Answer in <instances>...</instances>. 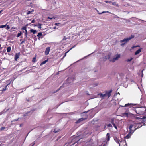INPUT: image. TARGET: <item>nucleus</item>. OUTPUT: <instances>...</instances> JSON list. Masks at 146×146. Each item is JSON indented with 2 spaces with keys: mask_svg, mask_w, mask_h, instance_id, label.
Wrapping results in <instances>:
<instances>
[{
  "mask_svg": "<svg viewBox=\"0 0 146 146\" xmlns=\"http://www.w3.org/2000/svg\"><path fill=\"white\" fill-rule=\"evenodd\" d=\"M114 120L115 119L114 118H112L111 119V123L112 124H115L114 123Z\"/></svg>",
  "mask_w": 146,
  "mask_h": 146,
  "instance_id": "nucleus-23",
  "label": "nucleus"
},
{
  "mask_svg": "<svg viewBox=\"0 0 146 146\" xmlns=\"http://www.w3.org/2000/svg\"><path fill=\"white\" fill-rule=\"evenodd\" d=\"M60 130V129H59L57 130L56 129H54V132L55 133H56L58 132Z\"/></svg>",
  "mask_w": 146,
  "mask_h": 146,
  "instance_id": "nucleus-25",
  "label": "nucleus"
},
{
  "mask_svg": "<svg viewBox=\"0 0 146 146\" xmlns=\"http://www.w3.org/2000/svg\"><path fill=\"white\" fill-rule=\"evenodd\" d=\"M140 124L139 123H138V125L137 126V128H140L141 126H142V125H140Z\"/></svg>",
  "mask_w": 146,
  "mask_h": 146,
  "instance_id": "nucleus-40",
  "label": "nucleus"
},
{
  "mask_svg": "<svg viewBox=\"0 0 146 146\" xmlns=\"http://www.w3.org/2000/svg\"><path fill=\"white\" fill-rule=\"evenodd\" d=\"M42 32H40L37 35V36L38 37H40V36H42Z\"/></svg>",
  "mask_w": 146,
  "mask_h": 146,
  "instance_id": "nucleus-22",
  "label": "nucleus"
},
{
  "mask_svg": "<svg viewBox=\"0 0 146 146\" xmlns=\"http://www.w3.org/2000/svg\"><path fill=\"white\" fill-rule=\"evenodd\" d=\"M61 87H62V86H61V87H60V88H59L58 89V90H57L56 91V92H57L58 91H59V90H60V88H61Z\"/></svg>",
  "mask_w": 146,
  "mask_h": 146,
  "instance_id": "nucleus-46",
  "label": "nucleus"
},
{
  "mask_svg": "<svg viewBox=\"0 0 146 146\" xmlns=\"http://www.w3.org/2000/svg\"><path fill=\"white\" fill-rule=\"evenodd\" d=\"M134 37V36L132 35L131 36L129 37L128 38H124L123 40L120 41V42L122 43L121 44V46L124 45L127 42H128L130 40Z\"/></svg>",
  "mask_w": 146,
  "mask_h": 146,
  "instance_id": "nucleus-4",
  "label": "nucleus"
},
{
  "mask_svg": "<svg viewBox=\"0 0 146 146\" xmlns=\"http://www.w3.org/2000/svg\"><path fill=\"white\" fill-rule=\"evenodd\" d=\"M10 84V83L9 84H7V85L5 87H4V88H3V89L1 90V91H5L6 90V88H7V86L8 85H9Z\"/></svg>",
  "mask_w": 146,
  "mask_h": 146,
  "instance_id": "nucleus-24",
  "label": "nucleus"
},
{
  "mask_svg": "<svg viewBox=\"0 0 146 146\" xmlns=\"http://www.w3.org/2000/svg\"><path fill=\"white\" fill-rule=\"evenodd\" d=\"M22 35V33L21 31H20L19 33H18L17 35V37H19L20 36H21Z\"/></svg>",
  "mask_w": 146,
  "mask_h": 146,
  "instance_id": "nucleus-19",
  "label": "nucleus"
},
{
  "mask_svg": "<svg viewBox=\"0 0 146 146\" xmlns=\"http://www.w3.org/2000/svg\"><path fill=\"white\" fill-rule=\"evenodd\" d=\"M129 133L127 135H126L125 137L127 139H128L129 138H130V136H131V134L133 133L132 131L131 133H130V131H129Z\"/></svg>",
  "mask_w": 146,
  "mask_h": 146,
  "instance_id": "nucleus-12",
  "label": "nucleus"
},
{
  "mask_svg": "<svg viewBox=\"0 0 146 146\" xmlns=\"http://www.w3.org/2000/svg\"><path fill=\"white\" fill-rule=\"evenodd\" d=\"M42 25V24H40V23H38V25H35V26H38V28H40L41 29L42 28L41 26Z\"/></svg>",
  "mask_w": 146,
  "mask_h": 146,
  "instance_id": "nucleus-17",
  "label": "nucleus"
},
{
  "mask_svg": "<svg viewBox=\"0 0 146 146\" xmlns=\"http://www.w3.org/2000/svg\"><path fill=\"white\" fill-rule=\"evenodd\" d=\"M11 47L9 46L7 48V52H10L11 51Z\"/></svg>",
  "mask_w": 146,
  "mask_h": 146,
  "instance_id": "nucleus-20",
  "label": "nucleus"
},
{
  "mask_svg": "<svg viewBox=\"0 0 146 146\" xmlns=\"http://www.w3.org/2000/svg\"><path fill=\"white\" fill-rule=\"evenodd\" d=\"M48 61V60H45L43 62L41 63V64H45L46 62Z\"/></svg>",
  "mask_w": 146,
  "mask_h": 146,
  "instance_id": "nucleus-31",
  "label": "nucleus"
},
{
  "mask_svg": "<svg viewBox=\"0 0 146 146\" xmlns=\"http://www.w3.org/2000/svg\"><path fill=\"white\" fill-rule=\"evenodd\" d=\"M120 57V55L119 54H117L116 56L111 59L110 61L113 62H114L116 60H117Z\"/></svg>",
  "mask_w": 146,
  "mask_h": 146,
  "instance_id": "nucleus-6",
  "label": "nucleus"
},
{
  "mask_svg": "<svg viewBox=\"0 0 146 146\" xmlns=\"http://www.w3.org/2000/svg\"><path fill=\"white\" fill-rule=\"evenodd\" d=\"M138 46H133V47H138Z\"/></svg>",
  "mask_w": 146,
  "mask_h": 146,
  "instance_id": "nucleus-55",
  "label": "nucleus"
},
{
  "mask_svg": "<svg viewBox=\"0 0 146 146\" xmlns=\"http://www.w3.org/2000/svg\"><path fill=\"white\" fill-rule=\"evenodd\" d=\"M6 25H1L0 26V28H3L4 27H6Z\"/></svg>",
  "mask_w": 146,
  "mask_h": 146,
  "instance_id": "nucleus-28",
  "label": "nucleus"
},
{
  "mask_svg": "<svg viewBox=\"0 0 146 146\" xmlns=\"http://www.w3.org/2000/svg\"><path fill=\"white\" fill-rule=\"evenodd\" d=\"M67 38L65 37L64 36L63 39H62V41H64V40H66Z\"/></svg>",
  "mask_w": 146,
  "mask_h": 146,
  "instance_id": "nucleus-39",
  "label": "nucleus"
},
{
  "mask_svg": "<svg viewBox=\"0 0 146 146\" xmlns=\"http://www.w3.org/2000/svg\"><path fill=\"white\" fill-rule=\"evenodd\" d=\"M114 140L117 143L119 144L120 143V140L117 137H115L114 138Z\"/></svg>",
  "mask_w": 146,
  "mask_h": 146,
  "instance_id": "nucleus-14",
  "label": "nucleus"
},
{
  "mask_svg": "<svg viewBox=\"0 0 146 146\" xmlns=\"http://www.w3.org/2000/svg\"><path fill=\"white\" fill-rule=\"evenodd\" d=\"M106 136L107 137V141H109L110 140V134L108 133L106 134Z\"/></svg>",
  "mask_w": 146,
  "mask_h": 146,
  "instance_id": "nucleus-16",
  "label": "nucleus"
},
{
  "mask_svg": "<svg viewBox=\"0 0 146 146\" xmlns=\"http://www.w3.org/2000/svg\"><path fill=\"white\" fill-rule=\"evenodd\" d=\"M35 20L34 19H33V20H32L31 23H35Z\"/></svg>",
  "mask_w": 146,
  "mask_h": 146,
  "instance_id": "nucleus-45",
  "label": "nucleus"
},
{
  "mask_svg": "<svg viewBox=\"0 0 146 146\" xmlns=\"http://www.w3.org/2000/svg\"><path fill=\"white\" fill-rule=\"evenodd\" d=\"M24 41H22L21 42V44H23V43H24Z\"/></svg>",
  "mask_w": 146,
  "mask_h": 146,
  "instance_id": "nucleus-49",
  "label": "nucleus"
},
{
  "mask_svg": "<svg viewBox=\"0 0 146 146\" xmlns=\"http://www.w3.org/2000/svg\"><path fill=\"white\" fill-rule=\"evenodd\" d=\"M98 85V84H95V86H97Z\"/></svg>",
  "mask_w": 146,
  "mask_h": 146,
  "instance_id": "nucleus-56",
  "label": "nucleus"
},
{
  "mask_svg": "<svg viewBox=\"0 0 146 146\" xmlns=\"http://www.w3.org/2000/svg\"><path fill=\"white\" fill-rule=\"evenodd\" d=\"M5 128V127H2L0 128V130L1 131L3 130Z\"/></svg>",
  "mask_w": 146,
  "mask_h": 146,
  "instance_id": "nucleus-41",
  "label": "nucleus"
},
{
  "mask_svg": "<svg viewBox=\"0 0 146 146\" xmlns=\"http://www.w3.org/2000/svg\"><path fill=\"white\" fill-rule=\"evenodd\" d=\"M1 49V48H0V49ZM1 52V51H0V53Z\"/></svg>",
  "mask_w": 146,
  "mask_h": 146,
  "instance_id": "nucleus-57",
  "label": "nucleus"
},
{
  "mask_svg": "<svg viewBox=\"0 0 146 146\" xmlns=\"http://www.w3.org/2000/svg\"><path fill=\"white\" fill-rule=\"evenodd\" d=\"M109 13V12L108 11H103V12H102L101 13H98V14H101L102 13Z\"/></svg>",
  "mask_w": 146,
  "mask_h": 146,
  "instance_id": "nucleus-36",
  "label": "nucleus"
},
{
  "mask_svg": "<svg viewBox=\"0 0 146 146\" xmlns=\"http://www.w3.org/2000/svg\"><path fill=\"white\" fill-rule=\"evenodd\" d=\"M28 26V24H27L25 26H26V27L27 28V27Z\"/></svg>",
  "mask_w": 146,
  "mask_h": 146,
  "instance_id": "nucleus-52",
  "label": "nucleus"
},
{
  "mask_svg": "<svg viewBox=\"0 0 146 146\" xmlns=\"http://www.w3.org/2000/svg\"><path fill=\"white\" fill-rule=\"evenodd\" d=\"M132 105L133 106H134L136 105H137V106H139V104H132Z\"/></svg>",
  "mask_w": 146,
  "mask_h": 146,
  "instance_id": "nucleus-43",
  "label": "nucleus"
},
{
  "mask_svg": "<svg viewBox=\"0 0 146 146\" xmlns=\"http://www.w3.org/2000/svg\"><path fill=\"white\" fill-rule=\"evenodd\" d=\"M3 113L2 112H0V115H1Z\"/></svg>",
  "mask_w": 146,
  "mask_h": 146,
  "instance_id": "nucleus-51",
  "label": "nucleus"
},
{
  "mask_svg": "<svg viewBox=\"0 0 146 146\" xmlns=\"http://www.w3.org/2000/svg\"><path fill=\"white\" fill-rule=\"evenodd\" d=\"M1 46V44H0V47Z\"/></svg>",
  "mask_w": 146,
  "mask_h": 146,
  "instance_id": "nucleus-58",
  "label": "nucleus"
},
{
  "mask_svg": "<svg viewBox=\"0 0 146 146\" xmlns=\"http://www.w3.org/2000/svg\"><path fill=\"white\" fill-rule=\"evenodd\" d=\"M112 90H111L110 91H106L105 92V94H106V97L107 96L108 98L110 97L111 95V93L112 92Z\"/></svg>",
  "mask_w": 146,
  "mask_h": 146,
  "instance_id": "nucleus-8",
  "label": "nucleus"
},
{
  "mask_svg": "<svg viewBox=\"0 0 146 146\" xmlns=\"http://www.w3.org/2000/svg\"><path fill=\"white\" fill-rule=\"evenodd\" d=\"M69 50H68L64 54L63 56V57L62 58H64L66 56V54L69 52Z\"/></svg>",
  "mask_w": 146,
  "mask_h": 146,
  "instance_id": "nucleus-29",
  "label": "nucleus"
},
{
  "mask_svg": "<svg viewBox=\"0 0 146 146\" xmlns=\"http://www.w3.org/2000/svg\"><path fill=\"white\" fill-rule=\"evenodd\" d=\"M16 29V28L14 27H12V29Z\"/></svg>",
  "mask_w": 146,
  "mask_h": 146,
  "instance_id": "nucleus-50",
  "label": "nucleus"
},
{
  "mask_svg": "<svg viewBox=\"0 0 146 146\" xmlns=\"http://www.w3.org/2000/svg\"><path fill=\"white\" fill-rule=\"evenodd\" d=\"M48 19H52V18H50V17H48Z\"/></svg>",
  "mask_w": 146,
  "mask_h": 146,
  "instance_id": "nucleus-48",
  "label": "nucleus"
},
{
  "mask_svg": "<svg viewBox=\"0 0 146 146\" xmlns=\"http://www.w3.org/2000/svg\"><path fill=\"white\" fill-rule=\"evenodd\" d=\"M135 111L138 114L146 115V107H137L135 109Z\"/></svg>",
  "mask_w": 146,
  "mask_h": 146,
  "instance_id": "nucleus-1",
  "label": "nucleus"
},
{
  "mask_svg": "<svg viewBox=\"0 0 146 146\" xmlns=\"http://www.w3.org/2000/svg\"><path fill=\"white\" fill-rule=\"evenodd\" d=\"M119 146H127L126 142L125 140H121L119 143Z\"/></svg>",
  "mask_w": 146,
  "mask_h": 146,
  "instance_id": "nucleus-5",
  "label": "nucleus"
},
{
  "mask_svg": "<svg viewBox=\"0 0 146 146\" xmlns=\"http://www.w3.org/2000/svg\"><path fill=\"white\" fill-rule=\"evenodd\" d=\"M30 31L33 34H35L36 33L37 31L36 30L31 29L30 30Z\"/></svg>",
  "mask_w": 146,
  "mask_h": 146,
  "instance_id": "nucleus-15",
  "label": "nucleus"
},
{
  "mask_svg": "<svg viewBox=\"0 0 146 146\" xmlns=\"http://www.w3.org/2000/svg\"><path fill=\"white\" fill-rule=\"evenodd\" d=\"M100 97H106V94H105V93L104 94H100Z\"/></svg>",
  "mask_w": 146,
  "mask_h": 146,
  "instance_id": "nucleus-21",
  "label": "nucleus"
},
{
  "mask_svg": "<svg viewBox=\"0 0 146 146\" xmlns=\"http://www.w3.org/2000/svg\"><path fill=\"white\" fill-rule=\"evenodd\" d=\"M18 119H17L15 120L14 121H17Z\"/></svg>",
  "mask_w": 146,
  "mask_h": 146,
  "instance_id": "nucleus-53",
  "label": "nucleus"
},
{
  "mask_svg": "<svg viewBox=\"0 0 146 146\" xmlns=\"http://www.w3.org/2000/svg\"><path fill=\"white\" fill-rule=\"evenodd\" d=\"M142 48L139 49L138 50H137L136 52H135V55H136L138 54H139L140 52H141V49Z\"/></svg>",
  "mask_w": 146,
  "mask_h": 146,
  "instance_id": "nucleus-13",
  "label": "nucleus"
},
{
  "mask_svg": "<svg viewBox=\"0 0 146 146\" xmlns=\"http://www.w3.org/2000/svg\"><path fill=\"white\" fill-rule=\"evenodd\" d=\"M100 146H106V143H103Z\"/></svg>",
  "mask_w": 146,
  "mask_h": 146,
  "instance_id": "nucleus-32",
  "label": "nucleus"
},
{
  "mask_svg": "<svg viewBox=\"0 0 146 146\" xmlns=\"http://www.w3.org/2000/svg\"><path fill=\"white\" fill-rule=\"evenodd\" d=\"M21 29L24 30L25 31V38H27L28 32L26 29V26H23L21 28Z\"/></svg>",
  "mask_w": 146,
  "mask_h": 146,
  "instance_id": "nucleus-7",
  "label": "nucleus"
},
{
  "mask_svg": "<svg viewBox=\"0 0 146 146\" xmlns=\"http://www.w3.org/2000/svg\"><path fill=\"white\" fill-rule=\"evenodd\" d=\"M105 2L107 3H112V2L111 1H105Z\"/></svg>",
  "mask_w": 146,
  "mask_h": 146,
  "instance_id": "nucleus-33",
  "label": "nucleus"
},
{
  "mask_svg": "<svg viewBox=\"0 0 146 146\" xmlns=\"http://www.w3.org/2000/svg\"><path fill=\"white\" fill-rule=\"evenodd\" d=\"M32 11H28L27 13V14H31V12Z\"/></svg>",
  "mask_w": 146,
  "mask_h": 146,
  "instance_id": "nucleus-38",
  "label": "nucleus"
},
{
  "mask_svg": "<svg viewBox=\"0 0 146 146\" xmlns=\"http://www.w3.org/2000/svg\"><path fill=\"white\" fill-rule=\"evenodd\" d=\"M86 118H81L78 119L76 122L77 123H78L81 121H83L84 120H86Z\"/></svg>",
  "mask_w": 146,
  "mask_h": 146,
  "instance_id": "nucleus-11",
  "label": "nucleus"
},
{
  "mask_svg": "<svg viewBox=\"0 0 146 146\" xmlns=\"http://www.w3.org/2000/svg\"><path fill=\"white\" fill-rule=\"evenodd\" d=\"M112 4L116 6L117 7H119V5L118 4H117L115 2H112Z\"/></svg>",
  "mask_w": 146,
  "mask_h": 146,
  "instance_id": "nucleus-18",
  "label": "nucleus"
},
{
  "mask_svg": "<svg viewBox=\"0 0 146 146\" xmlns=\"http://www.w3.org/2000/svg\"><path fill=\"white\" fill-rule=\"evenodd\" d=\"M135 119L137 120H138L139 123H142L145 124L146 123V117L145 116H141L139 117L137 116H135Z\"/></svg>",
  "mask_w": 146,
  "mask_h": 146,
  "instance_id": "nucleus-3",
  "label": "nucleus"
},
{
  "mask_svg": "<svg viewBox=\"0 0 146 146\" xmlns=\"http://www.w3.org/2000/svg\"><path fill=\"white\" fill-rule=\"evenodd\" d=\"M20 54L19 53H16V54H15V56L14 59L16 61L17 60V59L19 56Z\"/></svg>",
  "mask_w": 146,
  "mask_h": 146,
  "instance_id": "nucleus-10",
  "label": "nucleus"
},
{
  "mask_svg": "<svg viewBox=\"0 0 146 146\" xmlns=\"http://www.w3.org/2000/svg\"><path fill=\"white\" fill-rule=\"evenodd\" d=\"M32 145L31 146H33V145L35 144V143L33 142L32 143Z\"/></svg>",
  "mask_w": 146,
  "mask_h": 146,
  "instance_id": "nucleus-47",
  "label": "nucleus"
},
{
  "mask_svg": "<svg viewBox=\"0 0 146 146\" xmlns=\"http://www.w3.org/2000/svg\"><path fill=\"white\" fill-rule=\"evenodd\" d=\"M107 126L110 127H112V125L111 124H109L107 125Z\"/></svg>",
  "mask_w": 146,
  "mask_h": 146,
  "instance_id": "nucleus-35",
  "label": "nucleus"
},
{
  "mask_svg": "<svg viewBox=\"0 0 146 146\" xmlns=\"http://www.w3.org/2000/svg\"><path fill=\"white\" fill-rule=\"evenodd\" d=\"M114 126V127L116 129H117V126H116V125L115 124H112Z\"/></svg>",
  "mask_w": 146,
  "mask_h": 146,
  "instance_id": "nucleus-34",
  "label": "nucleus"
},
{
  "mask_svg": "<svg viewBox=\"0 0 146 146\" xmlns=\"http://www.w3.org/2000/svg\"><path fill=\"white\" fill-rule=\"evenodd\" d=\"M133 58H131L130 59H128L127 60V61L128 62H130V61H131V60H132Z\"/></svg>",
  "mask_w": 146,
  "mask_h": 146,
  "instance_id": "nucleus-37",
  "label": "nucleus"
},
{
  "mask_svg": "<svg viewBox=\"0 0 146 146\" xmlns=\"http://www.w3.org/2000/svg\"><path fill=\"white\" fill-rule=\"evenodd\" d=\"M60 24L59 23H55V25H57V26H59V25Z\"/></svg>",
  "mask_w": 146,
  "mask_h": 146,
  "instance_id": "nucleus-44",
  "label": "nucleus"
},
{
  "mask_svg": "<svg viewBox=\"0 0 146 146\" xmlns=\"http://www.w3.org/2000/svg\"><path fill=\"white\" fill-rule=\"evenodd\" d=\"M10 28V26L9 25H7V29H9Z\"/></svg>",
  "mask_w": 146,
  "mask_h": 146,
  "instance_id": "nucleus-42",
  "label": "nucleus"
},
{
  "mask_svg": "<svg viewBox=\"0 0 146 146\" xmlns=\"http://www.w3.org/2000/svg\"><path fill=\"white\" fill-rule=\"evenodd\" d=\"M3 10H1L0 11V14L2 12Z\"/></svg>",
  "mask_w": 146,
  "mask_h": 146,
  "instance_id": "nucleus-54",
  "label": "nucleus"
},
{
  "mask_svg": "<svg viewBox=\"0 0 146 146\" xmlns=\"http://www.w3.org/2000/svg\"><path fill=\"white\" fill-rule=\"evenodd\" d=\"M36 60V58L35 57H33V58L32 60V62L33 63H34L35 62Z\"/></svg>",
  "mask_w": 146,
  "mask_h": 146,
  "instance_id": "nucleus-27",
  "label": "nucleus"
},
{
  "mask_svg": "<svg viewBox=\"0 0 146 146\" xmlns=\"http://www.w3.org/2000/svg\"><path fill=\"white\" fill-rule=\"evenodd\" d=\"M132 104H129V103H128L127 104H126L124 106H122V107H124V106H125V107H127L128 106H130V105Z\"/></svg>",
  "mask_w": 146,
  "mask_h": 146,
  "instance_id": "nucleus-26",
  "label": "nucleus"
},
{
  "mask_svg": "<svg viewBox=\"0 0 146 146\" xmlns=\"http://www.w3.org/2000/svg\"><path fill=\"white\" fill-rule=\"evenodd\" d=\"M50 47L46 48L45 51V54L46 55H47L48 54L50 51Z\"/></svg>",
  "mask_w": 146,
  "mask_h": 146,
  "instance_id": "nucleus-9",
  "label": "nucleus"
},
{
  "mask_svg": "<svg viewBox=\"0 0 146 146\" xmlns=\"http://www.w3.org/2000/svg\"><path fill=\"white\" fill-rule=\"evenodd\" d=\"M138 125V123H133L131 124L129 127V129L130 131V133H131L132 131L133 132L136 130L137 129V126Z\"/></svg>",
  "mask_w": 146,
  "mask_h": 146,
  "instance_id": "nucleus-2",
  "label": "nucleus"
},
{
  "mask_svg": "<svg viewBox=\"0 0 146 146\" xmlns=\"http://www.w3.org/2000/svg\"><path fill=\"white\" fill-rule=\"evenodd\" d=\"M128 114L127 113H123V115L124 116H128Z\"/></svg>",
  "mask_w": 146,
  "mask_h": 146,
  "instance_id": "nucleus-30",
  "label": "nucleus"
}]
</instances>
